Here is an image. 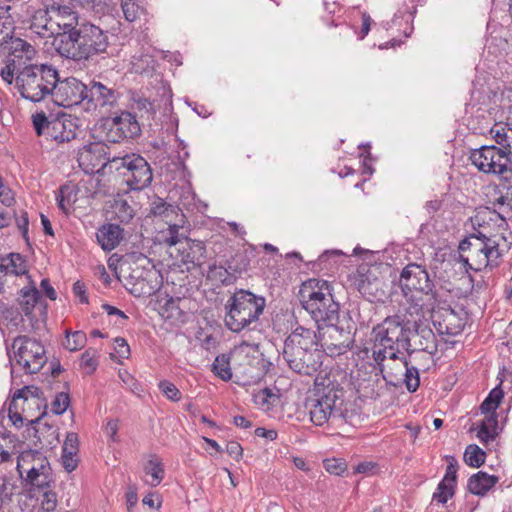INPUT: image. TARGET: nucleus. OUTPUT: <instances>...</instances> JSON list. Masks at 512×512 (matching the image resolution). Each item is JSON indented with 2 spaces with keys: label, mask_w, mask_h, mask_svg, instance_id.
Here are the masks:
<instances>
[{
  "label": "nucleus",
  "mask_w": 512,
  "mask_h": 512,
  "mask_svg": "<svg viewBox=\"0 0 512 512\" xmlns=\"http://www.w3.org/2000/svg\"><path fill=\"white\" fill-rule=\"evenodd\" d=\"M373 333L372 356L378 365L386 359L395 361L401 351L411 354L412 321L406 320L405 315L386 317L373 328Z\"/></svg>",
  "instance_id": "obj_1"
},
{
  "label": "nucleus",
  "mask_w": 512,
  "mask_h": 512,
  "mask_svg": "<svg viewBox=\"0 0 512 512\" xmlns=\"http://www.w3.org/2000/svg\"><path fill=\"white\" fill-rule=\"evenodd\" d=\"M108 46V32L91 23L80 25L76 32L63 33L54 43L61 57L74 61H86L105 53Z\"/></svg>",
  "instance_id": "obj_2"
},
{
  "label": "nucleus",
  "mask_w": 512,
  "mask_h": 512,
  "mask_svg": "<svg viewBox=\"0 0 512 512\" xmlns=\"http://www.w3.org/2000/svg\"><path fill=\"white\" fill-rule=\"evenodd\" d=\"M303 308L320 324L331 325L339 319V304L333 298L331 284L322 279L305 281L299 291Z\"/></svg>",
  "instance_id": "obj_3"
},
{
  "label": "nucleus",
  "mask_w": 512,
  "mask_h": 512,
  "mask_svg": "<svg viewBox=\"0 0 512 512\" xmlns=\"http://www.w3.org/2000/svg\"><path fill=\"white\" fill-rule=\"evenodd\" d=\"M58 81V69L52 64H25L15 80V89L22 98L38 103L51 98L54 83Z\"/></svg>",
  "instance_id": "obj_4"
},
{
  "label": "nucleus",
  "mask_w": 512,
  "mask_h": 512,
  "mask_svg": "<svg viewBox=\"0 0 512 512\" xmlns=\"http://www.w3.org/2000/svg\"><path fill=\"white\" fill-rule=\"evenodd\" d=\"M460 261L465 267L482 271L486 268H495L499 265L502 250L496 237H487L478 232L471 234L459 244Z\"/></svg>",
  "instance_id": "obj_5"
},
{
  "label": "nucleus",
  "mask_w": 512,
  "mask_h": 512,
  "mask_svg": "<svg viewBox=\"0 0 512 512\" xmlns=\"http://www.w3.org/2000/svg\"><path fill=\"white\" fill-rule=\"evenodd\" d=\"M266 306V300L248 290H237L228 299L225 308V325L239 333L252 323L257 322Z\"/></svg>",
  "instance_id": "obj_6"
},
{
  "label": "nucleus",
  "mask_w": 512,
  "mask_h": 512,
  "mask_svg": "<svg viewBox=\"0 0 512 512\" xmlns=\"http://www.w3.org/2000/svg\"><path fill=\"white\" fill-rule=\"evenodd\" d=\"M399 287L403 297L413 304V308L418 312L423 309L424 303H420L422 296H427L429 303L428 307L434 308L437 303L438 294L435 290L433 280L430 278L426 268L417 263L407 264L401 271L399 280Z\"/></svg>",
  "instance_id": "obj_7"
},
{
  "label": "nucleus",
  "mask_w": 512,
  "mask_h": 512,
  "mask_svg": "<svg viewBox=\"0 0 512 512\" xmlns=\"http://www.w3.org/2000/svg\"><path fill=\"white\" fill-rule=\"evenodd\" d=\"M344 391L336 384L318 388L307 398L305 407L311 422L316 426L326 424L330 419H344Z\"/></svg>",
  "instance_id": "obj_8"
},
{
  "label": "nucleus",
  "mask_w": 512,
  "mask_h": 512,
  "mask_svg": "<svg viewBox=\"0 0 512 512\" xmlns=\"http://www.w3.org/2000/svg\"><path fill=\"white\" fill-rule=\"evenodd\" d=\"M32 123L38 136L57 144L76 139L79 132L77 119L68 115L48 119L46 113L41 111L32 115Z\"/></svg>",
  "instance_id": "obj_9"
},
{
  "label": "nucleus",
  "mask_w": 512,
  "mask_h": 512,
  "mask_svg": "<svg viewBox=\"0 0 512 512\" xmlns=\"http://www.w3.org/2000/svg\"><path fill=\"white\" fill-rule=\"evenodd\" d=\"M470 160L472 164L484 173L497 174L504 180L512 178L511 159L506 153L494 146H482L471 152Z\"/></svg>",
  "instance_id": "obj_10"
},
{
  "label": "nucleus",
  "mask_w": 512,
  "mask_h": 512,
  "mask_svg": "<svg viewBox=\"0 0 512 512\" xmlns=\"http://www.w3.org/2000/svg\"><path fill=\"white\" fill-rule=\"evenodd\" d=\"M14 358L26 373L39 372L47 362L44 346L26 335L14 338L12 342Z\"/></svg>",
  "instance_id": "obj_11"
},
{
  "label": "nucleus",
  "mask_w": 512,
  "mask_h": 512,
  "mask_svg": "<svg viewBox=\"0 0 512 512\" xmlns=\"http://www.w3.org/2000/svg\"><path fill=\"white\" fill-rule=\"evenodd\" d=\"M111 166L121 170L127 185L132 190H142L148 187L153 179L152 169L140 155L131 154L121 158H113Z\"/></svg>",
  "instance_id": "obj_12"
},
{
  "label": "nucleus",
  "mask_w": 512,
  "mask_h": 512,
  "mask_svg": "<svg viewBox=\"0 0 512 512\" xmlns=\"http://www.w3.org/2000/svg\"><path fill=\"white\" fill-rule=\"evenodd\" d=\"M233 371L238 384L250 386L258 383L264 376L263 360L258 356H249L241 347L233 356Z\"/></svg>",
  "instance_id": "obj_13"
},
{
  "label": "nucleus",
  "mask_w": 512,
  "mask_h": 512,
  "mask_svg": "<svg viewBox=\"0 0 512 512\" xmlns=\"http://www.w3.org/2000/svg\"><path fill=\"white\" fill-rule=\"evenodd\" d=\"M160 276L153 269L135 267L125 277V288L135 297H150L161 287Z\"/></svg>",
  "instance_id": "obj_14"
},
{
  "label": "nucleus",
  "mask_w": 512,
  "mask_h": 512,
  "mask_svg": "<svg viewBox=\"0 0 512 512\" xmlns=\"http://www.w3.org/2000/svg\"><path fill=\"white\" fill-rule=\"evenodd\" d=\"M55 88L51 94V100L62 107H72L83 103L87 93V85L75 77L60 79L54 83Z\"/></svg>",
  "instance_id": "obj_15"
},
{
  "label": "nucleus",
  "mask_w": 512,
  "mask_h": 512,
  "mask_svg": "<svg viewBox=\"0 0 512 512\" xmlns=\"http://www.w3.org/2000/svg\"><path fill=\"white\" fill-rule=\"evenodd\" d=\"M118 92L99 81H91L87 86L84 98V108L87 112H94L104 107H113L118 100Z\"/></svg>",
  "instance_id": "obj_16"
},
{
  "label": "nucleus",
  "mask_w": 512,
  "mask_h": 512,
  "mask_svg": "<svg viewBox=\"0 0 512 512\" xmlns=\"http://www.w3.org/2000/svg\"><path fill=\"white\" fill-rule=\"evenodd\" d=\"M314 351L300 349V346H291L284 343L283 358L291 370L299 374L310 375L316 371L318 361Z\"/></svg>",
  "instance_id": "obj_17"
},
{
  "label": "nucleus",
  "mask_w": 512,
  "mask_h": 512,
  "mask_svg": "<svg viewBox=\"0 0 512 512\" xmlns=\"http://www.w3.org/2000/svg\"><path fill=\"white\" fill-rule=\"evenodd\" d=\"M35 53L36 51L31 44L24 40L17 39L14 42V51L12 53V57L9 58L5 66L1 68L0 76L2 80L8 85H15L18 71L22 69L21 64L17 59H21L23 57L22 54H24L27 60H31Z\"/></svg>",
  "instance_id": "obj_18"
},
{
  "label": "nucleus",
  "mask_w": 512,
  "mask_h": 512,
  "mask_svg": "<svg viewBox=\"0 0 512 512\" xmlns=\"http://www.w3.org/2000/svg\"><path fill=\"white\" fill-rule=\"evenodd\" d=\"M321 347L330 355H340L352 347V337L349 332L339 329L335 323L326 325Z\"/></svg>",
  "instance_id": "obj_19"
},
{
  "label": "nucleus",
  "mask_w": 512,
  "mask_h": 512,
  "mask_svg": "<svg viewBox=\"0 0 512 512\" xmlns=\"http://www.w3.org/2000/svg\"><path fill=\"white\" fill-rule=\"evenodd\" d=\"M411 353L424 351L431 355L437 352V341L433 330L422 322H412Z\"/></svg>",
  "instance_id": "obj_20"
},
{
  "label": "nucleus",
  "mask_w": 512,
  "mask_h": 512,
  "mask_svg": "<svg viewBox=\"0 0 512 512\" xmlns=\"http://www.w3.org/2000/svg\"><path fill=\"white\" fill-rule=\"evenodd\" d=\"M384 380L393 386H398L402 383L405 384L409 392H415L420 385L419 371L414 366H409L408 361L401 360L399 362V372H386L384 374Z\"/></svg>",
  "instance_id": "obj_21"
},
{
  "label": "nucleus",
  "mask_w": 512,
  "mask_h": 512,
  "mask_svg": "<svg viewBox=\"0 0 512 512\" xmlns=\"http://www.w3.org/2000/svg\"><path fill=\"white\" fill-rule=\"evenodd\" d=\"M29 459L23 460L20 477L27 483L36 487H45L49 483V462L45 458H38L36 466H29Z\"/></svg>",
  "instance_id": "obj_22"
},
{
  "label": "nucleus",
  "mask_w": 512,
  "mask_h": 512,
  "mask_svg": "<svg viewBox=\"0 0 512 512\" xmlns=\"http://www.w3.org/2000/svg\"><path fill=\"white\" fill-rule=\"evenodd\" d=\"M49 15L52 18V23L58 31V35L53 39V46L56 40L63 33L70 34L77 31L78 14L71 8V6L65 7L64 9L49 11Z\"/></svg>",
  "instance_id": "obj_23"
},
{
  "label": "nucleus",
  "mask_w": 512,
  "mask_h": 512,
  "mask_svg": "<svg viewBox=\"0 0 512 512\" xmlns=\"http://www.w3.org/2000/svg\"><path fill=\"white\" fill-rule=\"evenodd\" d=\"M181 261L192 266H201L206 261V248L202 241L188 239L178 248Z\"/></svg>",
  "instance_id": "obj_24"
},
{
  "label": "nucleus",
  "mask_w": 512,
  "mask_h": 512,
  "mask_svg": "<svg viewBox=\"0 0 512 512\" xmlns=\"http://www.w3.org/2000/svg\"><path fill=\"white\" fill-rule=\"evenodd\" d=\"M433 323L439 334L449 336L460 334L465 326L463 319L452 309L444 310L440 319H435Z\"/></svg>",
  "instance_id": "obj_25"
},
{
  "label": "nucleus",
  "mask_w": 512,
  "mask_h": 512,
  "mask_svg": "<svg viewBox=\"0 0 512 512\" xmlns=\"http://www.w3.org/2000/svg\"><path fill=\"white\" fill-rule=\"evenodd\" d=\"M30 30L39 38L53 37L55 39L58 35V31L52 23V18L50 17L49 12L41 9L35 11L32 15Z\"/></svg>",
  "instance_id": "obj_26"
},
{
  "label": "nucleus",
  "mask_w": 512,
  "mask_h": 512,
  "mask_svg": "<svg viewBox=\"0 0 512 512\" xmlns=\"http://www.w3.org/2000/svg\"><path fill=\"white\" fill-rule=\"evenodd\" d=\"M78 452L79 437L76 433L69 432L66 435L61 455V462L65 471L72 472L77 468L79 463Z\"/></svg>",
  "instance_id": "obj_27"
},
{
  "label": "nucleus",
  "mask_w": 512,
  "mask_h": 512,
  "mask_svg": "<svg viewBox=\"0 0 512 512\" xmlns=\"http://www.w3.org/2000/svg\"><path fill=\"white\" fill-rule=\"evenodd\" d=\"M284 343L296 347L300 346V349L314 351V353H317V349L315 348L318 345L316 333L313 330L302 326L294 329L286 338Z\"/></svg>",
  "instance_id": "obj_28"
},
{
  "label": "nucleus",
  "mask_w": 512,
  "mask_h": 512,
  "mask_svg": "<svg viewBox=\"0 0 512 512\" xmlns=\"http://www.w3.org/2000/svg\"><path fill=\"white\" fill-rule=\"evenodd\" d=\"M96 237L103 250L112 251L122 240L123 229L117 224H106L98 230Z\"/></svg>",
  "instance_id": "obj_29"
},
{
  "label": "nucleus",
  "mask_w": 512,
  "mask_h": 512,
  "mask_svg": "<svg viewBox=\"0 0 512 512\" xmlns=\"http://www.w3.org/2000/svg\"><path fill=\"white\" fill-rule=\"evenodd\" d=\"M512 96V91H510ZM508 120L512 121V105L508 107ZM491 134L497 144L502 146L505 150H503L506 155H512V122L506 124H495L491 128Z\"/></svg>",
  "instance_id": "obj_30"
},
{
  "label": "nucleus",
  "mask_w": 512,
  "mask_h": 512,
  "mask_svg": "<svg viewBox=\"0 0 512 512\" xmlns=\"http://www.w3.org/2000/svg\"><path fill=\"white\" fill-rule=\"evenodd\" d=\"M498 482V477L489 475L486 472L479 471L473 474L467 483V488L470 493L477 496H484L493 488Z\"/></svg>",
  "instance_id": "obj_31"
},
{
  "label": "nucleus",
  "mask_w": 512,
  "mask_h": 512,
  "mask_svg": "<svg viewBox=\"0 0 512 512\" xmlns=\"http://www.w3.org/2000/svg\"><path fill=\"white\" fill-rule=\"evenodd\" d=\"M32 423L36 426L35 437L39 442L41 448H52L58 442V433L57 429L52 425H48L46 423H41V417L32 420Z\"/></svg>",
  "instance_id": "obj_32"
},
{
  "label": "nucleus",
  "mask_w": 512,
  "mask_h": 512,
  "mask_svg": "<svg viewBox=\"0 0 512 512\" xmlns=\"http://www.w3.org/2000/svg\"><path fill=\"white\" fill-rule=\"evenodd\" d=\"M112 120L114 125H116L121 132H124L123 136L125 138H134L141 132L136 116L130 112L123 111L119 115L113 117Z\"/></svg>",
  "instance_id": "obj_33"
},
{
  "label": "nucleus",
  "mask_w": 512,
  "mask_h": 512,
  "mask_svg": "<svg viewBox=\"0 0 512 512\" xmlns=\"http://www.w3.org/2000/svg\"><path fill=\"white\" fill-rule=\"evenodd\" d=\"M111 219L128 224L135 216V209L130 205L127 199L117 197L113 199L110 205Z\"/></svg>",
  "instance_id": "obj_34"
},
{
  "label": "nucleus",
  "mask_w": 512,
  "mask_h": 512,
  "mask_svg": "<svg viewBox=\"0 0 512 512\" xmlns=\"http://www.w3.org/2000/svg\"><path fill=\"white\" fill-rule=\"evenodd\" d=\"M144 472L151 479L145 482L151 487L158 486L164 478V467L161 460L156 455H151L150 459L144 465Z\"/></svg>",
  "instance_id": "obj_35"
},
{
  "label": "nucleus",
  "mask_w": 512,
  "mask_h": 512,
  "mask_svg": "<svg viewBox=\"0 0 512 512\" xmlns=\"http://www.w3.org/2000/svg\"><path fill=\"white\" fill-rule=\"evenodd\" d=\"M181 298H169L160 308V315L171 323L181 322L183 320L184 311L181 307Z\"/></svg>",
  "instance_id": "obj_36"
},
{
  "label": "nucleus",
  "mask_w": 512,
  "mask_h": 512,
  "mask_svg": "<svg viewBox=\"0 0 512 512\" xmlns=\"http://www.w3.org/2000/svg\"><path fill=\"white\" fill-rule=\"evenodd\" d=\"M0 260L6 274L23 275L26 273V263L20 254L11 253L5 257H0Z\"/></svg>",
  "instance_id": "obj_37"
},
{
  "label": "nucleus",
  "mask_w": 512,
  "mask_h": 512,
  "mask_svg": "<svg viewBox=\"0 0 512 512\" xmlns=\"http://www.w3.org/2000/svg\"><path fill=\"white\" fill-rule=\"evenodd\" d=\"M188 229L183 225L173 224L169 225L166 231L162 232L163 241L168 246L180 245V247L184 244L187 238Z\"/></svg>",
  "instance_id": "obj_38"
},
{
  "label": "nucleus",
  "mask_w": 512,
  "mask_h": 512,
  "mask_svg": "<svg viewBox=\"0 0 512 512\" xmlns=\"http://www.w3.org/2000/svg\"><path fill=\"white\" fill-rule=\"evenodd\" d=\"M358 290L370 300H379L384 295V291L381 288V282L377 278L370 280L368 276L359 281Z\"/></svg>",
  "instance_id": "obj_39"
},
{
  "label": "nucleus",
  "mask_w": 512,
  "mask_h": 512,
  "mask_svg": "<svg viewBox=\"0 0 512 512\" xmlns=\"http://www.w3.org/2000/svg\"><path fill=\"white\" fill-rule=\"evenodd\" d=\"M498 196L495 197L493 204L498 206V216L502 222H505V217L512 215V188L507 187L504 191H498Z\"/></svg>",
  "instance_id": "obj_40"
},
{
  "label": "nucleus",
  "mask_w": 512,
  "mask_h": 512,
  "mask_svg": "<svg viewBox=\"0 0 512 512\" xmlns=\"http://www.w3.org/2000/svg\"><path fill=\"white\" fill-rule=\"evenodd\" d=\"M121 9L125 19L134 22L145 13V7L141 0H121Z\"/></svg>",
  "instance_id": "obj_41"
},
{
  "label": "nucleus",
  "mask_w": 512,
  "mask_h": 512,
  "mask_svg": "<svg viewBox=\"0 0 512 512\" xmlns=\"http://www.w3.org/2000/svg\"><path fill=\"white\" fill-rule=\"evenodd\" d=\"M40 297L36 287L23 288L21 290V299L19 305L26 316L30 315Z\"/></svg>",
  "instance_id": "obj_42"
},
{
  "label": "nucleus",
  "mask_w": 512,
  "mask_h": 512,
  "mask_svg": "<svg viewBox=\"0 0 512 512\" xmlns=\"http://www.w3.org/2000/svg\"><path fill=\"white\" fill-rule=\"evenodd\" d=\"M213 372L224 381L232 379L234 375L233 367L230 366V358L226 354L216 357L213 363Z\"/></svg>",
  "instance_id": "obj_43"
},
{
  "label": "nucleus",
  "mask_w": 512,
  "mask_h": 512,
  "mask_svg": "<svg viewBox=\"0 0 512 512\" xmlns=\"http://www.w3.org/2000/svg\"><path fill=\"white\" fill-rule=\"evenodd\" d=\"M76 200V194L69 186H61L56 195V201L59 209L65 213L69 214L73 203Z\"/></svg>",
  "instance_id": "obj_44"
},
{
  "label": "nucleus",
  "mask_w": 512,
  "mask_h": 512,
  "mask_svg": "<svg viewBox=\"0 0 512 512\" xmlns=\"http://www.w3.org/2000/svg\"><path fill=\"white\" fill-rule=\"evenodd\" d=\"M485 452L475 444L468 445L464 452V461L468 466L478 468L485 462Z\"/></svg>",
  "instance_id": "obj_45"
},
{
  "label": "nucleus",
  "mask_w": 512,
  "mask_h": 512,
  "mask_svg": "<svg viewBox=\"0 0 512 512\" xmlns=\"http://www.w3.org/2000/svg\"><path fill=\"white\" fill-rule=\"evenodd\" d=\"M17 439L9 433L0 434V463L9 461L15 449Z\"/></svg>",
  "instance_id": "obj_46"
},
{
  "label": "nucleus",
  "mask_w": 512,
  "mask_h": 512,
  "mask_svg": "<svg viewBox=\"0 0 512 512\" xmlns=\"http://www.w3.org/2000/svg\"><path fill=\"white\" fill-rule=\"evenodd\" d=\"M86 340V334L83 331L72 333L66 331V338L63 344L69 351H76L84 347Z\"/></svg>",
  "instance_id": "obj_47"
},
{
  "label": "nucleus",
  "mask_w": 512,
  "mask_h": 512,
  "mask_svg": "<svg viewBox=\"0 0 512 512\" xmlns=\"http://www.w3.org/2000/svg\"><path fill=\"white\" fill-rule=\"evenodd\" d=\"M445 459L447 462V468L444 478L442 479L441 482H443V485L451 484L453 486H456L458 462L454 456L450 455L446 456Z\"/></svg>",
  "instance_id": "obj_48"
},
{
  "label": "nucleus",
  "mask_w": 512,
  "mask_h": 512,
  "mask_svg": "<svg viewBox=\"0 0 512 512\" xmlns=\"http://www.w3.org/2000/svg\"><path fill=\"white\" fill-rule=\"evenodd\" d=\"M96 354V350L88 349L81 356L80 366L85 369L87 374L93 373L97 368L98 362Z\"/></svg>",
  "instance_id": "obj_49"
},
{
  "label": "nucleus",
  "mask_w": 512,
  "mask_h": 512,
  "mask_svg": "<svg viewBox=\"0 0 512 512\" xmlns=\"http://www.w3.org/2000/svg\"><path fill=\"white\" fill-rule=\"evenodd\" d=\"M455 487L456 486L451 484H444L443 486V482H440L433 494V500L437 501L438 503L445 504L450 498L454 496Z\"/></svg>",
  "instance_id": "obj_50"
},
{
  "label": "nucleus",
  "mask_w": 512,
  "mask_h": 512,
  "mask_svg": "<svg viewBox=\"0 0 512 512\" xmlns=\"http://www.w3.org/2000/svg\"><path fill=\"white\" fill-rule=\"evenodd\" d=\"M327 472L334 475H342L347 470L346 462L341 458H328L323 461Z\"/></svg>",
  "instance_id": "obj_51"
},
{
  "label": "nucleus",
  "mask_w": 512,
  "mask_h": 512,
  "mask_svg": "<svg viewBox=\"0 0 512 512\" xmlns=\"http://www.w3.org/2000/svg\"><path fill=\"white\" fill-rule=\"evenodd\" d=\"M70 404V397L67 393H58L51 403V410L57 415L63 414Z\"/></svg>",
  "instance_id": "obj_52"
},
{
  "label": "nucleus",
  "mask_w": 512,
  "mask_h": 512,
  "mask_svg": "<svg viewBox=\"0 0 512 512\" xmlns=\"http://www.w3.org/2000/svg\"><path fill=\"white\" fill-rule=\"evenodd\" d=\"M106 128V140L111 143H119L122 140L126 139L123 135L124 132H121L116 125H114L113 120L107 121L105 124Z\"/></svg>",
  "instance_id": "obj_53"
},
{
  "label": "nucleus",
  "mask_w": 512,
  "mask_h": 512,
  "mask_svg": "<svg viewBox=\"0 0 512 512\" xmlns=\"http://www.w3.org/2000/svg\"><path fill=\"white\" fill-rule=\"evenodd\" d=\"M23 458H29V466H36V462L38 461V458H45L42 453L38 452V451H33V450H27V451H23L17 458V471L19 474H21V466H22V463H23ZM27 459H25L26 461Z\"/></svg>",
  "instance_id": "obj_54"
},
{
  "label": "nucleus",
  "mask_w": 512,
  "mask_h": 512,
  "mask_svg": "<svg viewBox=\"0 0 512 512\" xmlns=\"http://www.w3.org/2000/svg\"><path fill=\"white\" fill-rule=\"evenodd\" d=\"M159 388L168 399L175 402L181 399V392L173 383L162 381L159 383Z\"/></svg>",
  "instance_id": "obj_55"
},
{
  "label": "nucleus",
  "mask_w": 512,
  "mask_h": 512,
  "mask_svg": "<svg viewBox=\"0 0 512 512\" xmlns=\"http://www.w3.org/2000/svg\"><path fill=\"white\" fill-rule=\"evenodd\" d=\"M153 59L151 56L143 55L140 58L133 56L132 65L136 73H143L148 68H153Z\"/></svg>",
  "instance_id": "obj_56"
},
{
  "label": "nucleus",
  "mask_w": 512,
  "mask_h": 512,
  "mask_svg": "<svg viewBox=\"0 0 512 512\" xmlns=\"http://www.w3.org/2000/svg\"><path fill=\"white\" fill-rule=\"evenodd\" d=\"M274 395L267 388L260 390L254 395V403L264 410H268L270 407V398Z\"/></svg>",
  "instance_id": "obj_57"
},
{
  "label": "nucleus",
  "mask_w": 512,
  "mask_h": 512,
  "mask_svg": "<svg viewBox=\"0 0 512 512\" xmlns=\"http://www.w3.org/2000/svg\"><path fill=\"white\" fill-rule=\"evenodd\" d=\"M14 216L16 225L18 229L20 230L22 236L24 239L28 241V226H29V219L28 214L26 211H21L20 215H16L15 213L12 214V217Z\"/></svg>",
  "instance_id": "obj_58"
},
{
  "label": "nucleus",
  "mask_w": 512,
  "mask_h": 512,
  "mask_svg": "<svg viewBox=\"0 0 512 512\" xmlns=\"http://www.w3.org/2000/svg\"><path fill=\"white\" fill-rule=\"evenodd\" d=\"M57 507V496L53 492H45L41 499V508L45 512L54 511Z\"/></svg>",
  "instance_id": "obj_59"
},
{
  "label": "nucleus",
  "mask_w": 512,
  "mask_h": 512,
  "mask_svg": "<svg viewBox=\"0 0 512 512\" xmlns=\"http://www.w3.org/2000/svg\"><path fill=\"white\" fill-rule=\"evenodd\" d=\"M44 11H53L58 9H64L65 7L71 6L70 0H42Z\"/></svg>",
  "instance_id": "obj_60"
},
{
  "label": "nucleus",
  "mask_w": 512,
  "mask_h": 512,
  "mask_svg": "<svg viewBox=\"0 0 512 512\" xmlns=\"http://www.w3.org/2000/svg\"><path fill=\"white\" fill-rule=\"evenodd\" d=\"M115 352L120 358L127 359L130 355V347L124 338L118 337L115 339Z\"/></svg>",
  "instance_id": "obj_61"
},
{
  "label": "nucleus",
  "mask_w": 512,
  "mask_h": 512,
  "mask_svg": "<svg viewBox=\"0 0 512 512\" xmlns=\"http://www.w3.org/2000/svg\"><path fill=\"white\" fill-rule=\"evenodd\" d=\"M38 394V388L34 386H25L21 389L15 391L13 395L12 403H14L18 399L28 400V396H36Z\"/></svg>",
  "instance_id": "obj_62"
},
{
  "label": "nucleus",
  "mask_w": 512,
  "mask_h": 512,
  "mask_svg": "<svg viewBox=\"0 0 512 512\" xmlns=\"http://www.w3.org/2000/svg\"><path fill=\"white\" fill-rule=\"evenodd\" d=\"M496 435H497L496 431L488 429L481 425L479 426V429L477 432V437L482 443L487 444L490 441H493L495 439Z\"/></svg>",
  "instance_id": "obj_63"
},
{
  "label": "nucleus",
  "mask_w": 512,
  "mask_h": 512,
  "mask_svg": "<svg viewBox=\"0 0 512 512\" xmlns=\"http://www.w3.org/2000/svg\"><path fill=\"white\" fill-rule=\"evenodd\" d=\"M226 452L234 459L239 460L243 454V448L238 442L231 441L226 445Z\"/></svg>",
  "instance_id": "obj_64"
}]
</instances>
